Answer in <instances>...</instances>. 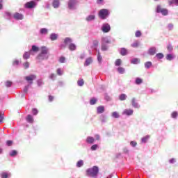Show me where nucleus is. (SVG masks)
I'll use <instances>...</instances> for the list:
<instances>
[{
    "instance_id": "f257e3e1",
    "label": "nucleus",
    "mask_w": 178,
    "mask_h": 178,
    "mask_svg": "<svg viewBox=\"0 0 178 178\" xmlns=\"http://www.w3.org/2000/svg\"><path fill=\"white\" fill-rule=\"evenodd\" d=\"M49 58V56L48 55V49L45 47H42L41 48V52L36 57V59L38 60H45Z\"/></svg>"
},
{
    "instance_id": "f03ea898",
    "label": "nucleus",
    "mask_w": 178,
    "mask_h": 178,
    "mask_svg": "<svg viewBox=\"0 0 178 178\" xmlns=\"http://www.w3.org/2000/svg\"><path fill=\"white\" fill-rule=\"evenodd\" d=\"M98 172H99L98 167L94 166L92 168H88V170H86V175L87 176H90V177H97Z\"/></svg>"
},
{
    "instance_id": "7ed1b4c3",
    "label": "nucleus",
    "mask_w": 178,
    "mask_h": 178,
    "mask_svg": "<svg viewBox=\"0 0 178 178\" xmlns=\"http://www.w3.org/2000/svg\"><path fill=\"white\" fill-rule=\"evenodd\" d=\"M99 16L101 17L103 20L106 19L108 16H109V10L108 9H102L99 12Z\"/></svg>"
},
{
    "instance_id": "20e7f679",
    "label": "nucleus",
    "mask_w": 178,
    "mask_h": 178,
    "mask_svg": "<svg viewBox=\"0 0 178 178\" xmlns=\"http://www.w3.org/2000/svg\"><path fill=\"white\" fill-rule=\"evenodd\" d=\"M156 12L157 13H161L163 16H168V9L166 8H162L160 5L157 6Z\"/></svg>"
},
{
    "instance_id": "39448f33",
    "label": "nucleus",
    "mask_w": 178,
    "mask_h": 178,
    "mask_svg": "<svg viewBox=\"0 0 178 178\" xmlns=\"http://www.w3.org/2000/svg\"><path fill=\"white\" fill-rule=\"evenodd\" d=\"M37 79V75L31 74L24 77V79L29 83V84H33V81Z\"/></svg>"
},
{
    "instance_id": "423d86ee",
    "label": "nucleus",
    "mask_w": 178,
    "mask_h": 178,
    "mask_svg": "<svg viewBox=\"0 0 178 178\" xmlns=\"http://www.w3.org/2000/svg\"><path fill=\"white\" fill-rule=\"evenodd\" d=\"M24 6L26 9H33V8H35V6H37V3L34 1H31L26 2Z\"/></svg>"
},
{
    "instance_id": "0eeeda50",
    "label": "nucleus",
    "mask_w": 178,
    "mask_h": 178,
    "mask_svg": "<svg viewBox=\"0 0 178 178\" xmlns=\"http://www.w3.org/2000/svg\"><path fill=\"white\" fill-rule=\"evenodd\" d=\"M103 33H109L111 31V26L108 24H103L102 27Z\"/></svg>"
},
{
    "instance_id": "6e6552de",
    "label": "nucleus",
    "mask_w": 178,
    "mask_h": 178,
    "mask_svg": "<svg viewBox=\"0 0 178 178\" xmlns=\"http://www.w3.org/2000/svg\"><path fill=\"white\" fill-rule=\"evenodd\" d=\"M13 17L14 19H15V20H22L23 19V15L19 13H15L13 15Z\"/></svg>"
},
{
    "instance_id": "1a4fd4ad",
    "label": "nucleus",
    "mask_w": 178,
    "mask_h": 178,
    "mask_svg": "<svg viewBox=\"0 0 178 178\" xmlns=\"http://www.w3.org/2000/svg\"><path fill=\"white\" fill-rule=\"evenodd\" d=\"M76 1L74 0H70L68 1V8L69 9H73L74 8V5H76Z\"/></svg>"
},
{
    "instance_id": "9d476101",
    "label": "nucleus",
    "mask_w": 178,
    "mask_h": 178,
    "mask_svg": "<svg viewBox=\"0 0 178 178\" xmlns=\"http://www.w3.org/2000/svg\"><path fill=\"white\" fill-rule=\"evenodd\" d=\"M134 111L132 109H125L122 114L123 115H127V116H131L133 115Z\"/></svg>"
},
{
    "instance_id": "9b49d317",
    "label": "nucleus",
    "mask_w": 178,
    "mask_h": 178,
    "mask_svg": "<svg viewBox=\"0 0 178 178\" xmlns=\"http://www.w3.org/2000/svg\"><path fill=\"white\" fill-rule=\"evenodd\" d=\"M105 112V107L104 106H99L97 108V113H104Z\"/></svg>"
},
{
    "instance_id": "f8f14e48",
    "label": "nucleus",
    "mask_w": 178,
    "mask_h": 178,
    "mask_svg": "<svg viewBox=\"0 0 178 178\" xmlns=\"http://www.w3.org/2000/svg\"><path fill=\"white\" fill-rule=\"evenodd\" d=\"M148 54L149 55L152 56L155 55V54H156V48L151 47L150 49H149Z\"/></svg>"
},
{
    "instance_id": "ddd939ff",
    "label": "nucleus",
    "mask_w": 178,
    "mask_h": 178,
    "mask_svg": "<svg viewBox=\"0 0 178 178\" xmlns=\"http://www.w3.org/2000/svg\"><path fill=\"white\" fill-rule=\"evenodd\" d=\"M111 39L108 38H102V44H111Z\"/></svg>"
},
{
    "instance_id": "4468645a",
    "label": "nucleus",
    "mask_w": 178,
    "mask_h": 178,
    "mask_svg": "<svg viewBox=\"0 0 178 178\" xmlns=\"http://www.w3.org/2000/svg\"><path fill=\"white\" fill-rule=\"evenodd\" d=\"M94 141H95V139L93 137L88 136L86 138V142L88 143V144H92Z\"/></svg>"
},
{
    "instance_id": "2eb2a0df",
    "label": "nucleus",
    "mask_w": 178,
    "mask_h": 178,
    "mask_svg": "<svg viewBox=\"0 0 178 178\" xmlns=\"http://www.w3.org/2000/svg\"><path fill=\"white\" fill-rule=\"evenodd\" d=\"M52 5H53V7L56 9L59 8V5H60L59 0H54Z\"/></svg>"
},
{
    "instance_id": "dca6fc26",
    "label": "nucleus",
    "mask_w": 178,
    "mask_h": 178,
    "mask_svg": "<svg viewBox=\"0 0 178 178\" xmlns=\"http://www.w3.org/2000/svg\"><path fill=\"white\" fill-rule=\"evenodd\" d=\"M50 40L51 41H55L56 40H58V34H56V33H51L50 35Z\"/></svg>"
},
{
    "instance_id": "f3484780",
    "label": "nucleus",
    "mask_w": 178,
    "mask_h": 178,
    "mask_svg": "<svg viewBox=\"0 0 178 178\" xmlns=\"http://www.w3.org/2000/svg\"><path fill=\"white\" fill-rule=\"evenodd\" d=\"M26 122L29 123H33L34 122V119L31 115H28L26 118Z\"/></svg>"
},
{
    "instance_id": "a211bd4d",
    "label": "nucleus",
    "mask_w": 178,
    "mask_h": 178,
    "mask_svg": "<svg viewBox=\"0 0 178 178\" xmlns=\"http://www.w3.org/2000/svg\"><path fill=\"white\" fill-rule=\"evenodd\" d=\"M91 63H92V58H88L85 61V66H90V65H91Z\"/></svg>"
},
{
    "instance_id": "6ab92c4d",
    "label": "nucleus",
    "mask_w": 178,
    "mask_h": 178,
    "mask_svg": "<svg viewBox=\"0 0 178 178\" xmlns=\"http://www.w3.org/2000/svg\"><path fill=\"white\" fill-rule=\"evenodd\" d=\"M131 102L134 108H140V105H138V103L136 102L135 98L132 99Z\"/></svg>"
},
{
    "instance_id": "aec40b11",
    "label": "nucleus",
    "mask_w": 178,
    "mask_h": 178,
    "mask_svg": "<svg viewBox=\"0 0 178 178\" xmlns=\"http://www.w3.org/2000/svg\"><path fill=\"white\" fill-rule=\"evenodd\" d=\"M40 51V48L35 45H33L31 49L29 51L30 52H38Z\"/></svg>"
},
{
    "instance_id": "412c9836",
    "label": "nucleus",
    "mask_w": 178,
    "mask_h": 178,
    "mask_svg": "<svg viewBox=\"0 0 178 178\" xmlns=\"http://www.w3.org/2000/svg\"><path fill=\"white\" fill-rule=\"evenodd\" d=\"M31 52L29 51H26L24 55H23V58L24 59H29L30 58V55H31Z\"/></svg>"
},
{
    "instance_id": "4be33fe9",
    "label": "nucleus",
    "mask_w": 178,
    "mask_h": 178,
    "mask_svg": "<svg viewBox=\"0 0 178 178\" xmlns=\"http://www.w3.org/2000/svg\"><path fill=\"white\" fill-rule=\"evenodd\" d=\"M127 98V95H126V94L123 93V94H121L120 96H119V99L120 101H126V99Z\"/></svg>"
},
{
    "instance_id": "5701e85b",
    "label": "nucleus",
    "mask_w": 178,
    "mask_h": 178,
    "mask_svg": "<svg viewBox=\"0 0 178 178\" xmlns=\"http://www.w3.org/2000/svg\"><path fill=\"white\" fill-rule=\"evenodd\" d=\"M111 116L113 118H115V119H119L120 115H119V113H118L117 111H114L112 113Z\"/></svg>"
},
{
    "instance_id": "b1692460",
    "label": "nucleus",
    "mask_w": 178,
    "mask_h": 178,
    "mask_svg": "<svg viewBox=\"0 0 178 178\" xmlns=\"http://www.w3.org/2000/svg\"><path fill=\"white\" fill-rule=\"evenodd\" d=\"M120 54L122 56H125V55H127V49H126V48H122L120 51Z\"/></svg>"
},
{
    "instance_id": "393cba45",
    "label": "nucleus",
    "mask_w": 178,
    "mask_h": 178,
    "mask_svg": "<svg viewBox=\"0 0 178 178\" xmlns=\"http://www.w3.org/2000/svg\"><path fill=\"white\" fill-rule=\"evenodd\" d=\"M131 63L134 65H138V63H140V59L138 58H134L131 60Z\"/></svg>"
},
{
    "instance_id": "a878e982",
    "label": "nucleus",
    "mask_w": 178,
    "mask_h": 178,
    "mask_svg": "<svg viewBox=\"0 0 178 178\" xmlns=\"http://www.w3.org/2000/svg\"><path fill=\"white\" fill-rule=\"evenodd\" d=\"M77 84L79 87H83V86H84V80L83 79H80L77 81Z\"/></svg>"
},
{
    "instance_id": "bb28decb",
    "label": "nucleus",
    "mask_w": 178,
    "mask_h": 178,
    "mask_svg": "<svg viewBox=\"0 0 178 178\" xmlns=\"http://www.w3.org/2000/svg\"><path fill=\"white\" fill-rule=\"evenodd\" d=\"M152 66V63L151 61H148L145 63V67H146V69H149V67H151Z\"/></svg>"
},
{
    "instance_id": "cd10ccee",
    "label": "nucleus",
    "mask_w": 178,
    "mask_h": 178,
    "mask_svg": "<svg viewBox=\"0 0 178 178\" xmlns=\"http://www.w3.org/2000/svg\"><path fill=\"white\" fill-rule=\"evenodd\" d=\"M9 176H10V175L8 174V172H3L1 173V178H8V177H9Z\"/></svg>"
},
{
    "instance_id": "c85d7f7f",
    "label": "nucleus",
    "mask_w": 178,
    "mask_h": 178,
    "mask_svg": "<svg viewBox=\"0 0 178 178\" xmlns=\"http://www.w3.org/2000/svg\"><path fill=\"white\" fill-rule=\"evenodd\" d=\"M69 49L70 51H75L76 50V44H73V43H71L70 45H69Z\"/></svg>"
},
{
    "instance_id": "c756f323",
    "label": "nucleus",
    "mask_w": 178,
    "mask_h": 178,
    "mask_svg": "<svg viewBox=\"0 0 178 178\" xmlns=\"http://www.w3.org/2000/svg\"><path fill=\"white\" fill-rule=\"evenodd\" d=\"M168 3L170 6L172 5V3H175L177 5V6H178V0H170L168 1Z\"/></svg>"
},
{
    "instance_id": "7c9ffc66",
    "label": "nucleus",
    "mask_w": 178,
    "mask_h": 178,
    "mask_svg": "<svg viewBox=\"0 0 178 178\" xmlns=\"http://www.w3.org/2000/svg\"><path fill=\"white\" fill-rule=\"evenodd\" d=\"M56 74H58V76H62V74H63V70H62L61 68H58L56 70Z\"/></svg>"
},
{
    "instance_id": "2f4dec72",
    "label": "nucleus",
    "mask_w": 178,
    "mask_h": 178,
    "mask_svg": "<svg viewBox=\"0 0 178 178\" xmlns=\"http://www.w3.org/2000/svg\"><path fill=\"white\" fill-rule=\"evenodd\" d=\"M94 19H95V15H89L86 17L87 22H91V20H94Z\"/></svg>"
},
{
    "instance_id": "473e14b6",
    "label": "nucleus",
    "mask_w": 178,
    "mask_h": 178,
    "mask_svg": "<svg viewBox=\"0 0 178 178\" xmlns=\"http://www.w3.org/2000/svg\"><path fill=\"white\" fill-rule=\"evenodd\" d=\"M118 73H120V74H123L124 73V68H123L122 67H119L118 68Z\"/></svg>"
},
{
    "instance_id": "72a5a7b5",
    "label": "nucleus",
    "mask_w": 178,
    "mask_h": 178,
    "mask_svg": "<svg viewBox=\"0 0 178 178\" xmlns=\"http://www.w3.org/2000/svg\"><path fill=\"white\" fill-rule=\"evenodd\" d=\"M148 140H149V136H146L143 138H142L141 140H142V143H147V141H148Z\"/></svg>"
},
{
    "instance_id": "f704fd0d",
    "label": "nucleus",
    "mask_w": 178,
    "mask_h": 178,
    "mask_svg": "<svg viewBox=\"0 0 178 178\" xmlns=\"http://www.w3.org/2000/svg\"><path fill=\"white\" fill-rule=\"evenodd\" d=\"M90 105H95L97 104V99L95 97H92L90 101Z\"/></svg>"
},
{
    "instance_id": "c9c22d12",
    "label": "nucleus",
    "mask_w": 178,
    "mask_h": 178,
    "mask_svg": "<svg viewBox=\"0 0 178 178\" xmlns=\"http://www.w3.org/2000/svg\"><path fill=\"white\" fill-rule=\"evenodd\" d=\"M72 42V39L70 38H66L64 40V43L67 44H70Z\"/></svg>"
},
{
    "instance_id": "e433bc0d",
    "label": "nucleus",
    "mask_w": 178,
    "mask_h": 178,
    "mask_svg": "<svg viewBox=\"0 0 178 178\" xmlns=\"http://www.w3.org/2000/svg\"><path fill=\"white\" fill-rule=\"evenodd\" d=\"M40 33L48 34V29L45 28H42V29H40Z\"/></svg>"
},
{
    "instance_id": "4c0bfd02",
    "label": "nucleus",
    "mask_w": 178,
    "mask_h": 178,
    "mask_svg": "<svg viewBox=\"0 0 178 178\" xmlns=\"http://www.w3.org/2000/svg\"><path fill=\"white\" fill-rule=\"evenodd\" d=\"M83 165H84L83 160H80L77 162L76 163V166L77 168H81V166H83Z\"/></svg>"
},
{
    "instance_id": "58836bf2",
    "label": "nucleus",
    "mask_w": 178,
    "mask_h": 178,
    "mask_svg": "<svg viewBox=\"0 0 178 178\" xmlns=\"http://www.w3.org/2000/svg\"><path fill=\"white\" fill-rule=\"evenodd\" d=\"M177 115H178L177 111H174L171 114V118H172V119H176L177 118Z\"/></svg>"
},
{
    "instance_id": "ea45409f",
    "label": "nucleus",
    "mask_w": 178,
    "mask_h": 178,
    "mask_svg": "<svg viewBox=\"0 0 178 178\" xmlns=\"http://www.w3.org/2000/svg\"><path fill=\"white\" fill-rule=\"evenodd\" d=\"M163 54L162 53H158L157 54H156V57L157 58V59H162L163 58Z\"/></svg>"
},
{
    "instance_id": "a19ab883",
    "label": "nucleus",
    "mask_w": 178,
    "mask_h": 178,
    "mask_svg": "<svg viewBox=\"0 0 178 178\" xmlns=\"http://www.w3.org/2000/svg\"><path fill=\"white\" fill-rule=\"evenodd\" d=\"M115 66H120L122 65V60L121 59H117L115 62Z\"/></svg>"
},
{
    "instance_id": "79ce46f5",
    "label": "nucleus",
    "mask_w": 178,
    "mask_h": 178,
    "mask_svg": "<svg viewBox=\"0 0 178 178\" xmlns=\"http://www.w3.org/2000/svg\"><path fill=\"white\" fill-rule=\"evenodd\" d=\"M165 59H167V60H172L173 59V56L172 54H167Z\"/></svg>"
},
{
    "instance_id": "37998d69",
    "label": "nucleus",
    "mask_w": 178,
    "mask_h": 178,
    "mask_svg": "<svg viewBox=\"0 0 178 178\" xmlns=\"http://www.w3.org/2000/svg\"><path fill=\"white\" fill-rule=\"evenodd\" d=\"M143 83V79L140 78H136V84L140 85Z\"/></svg>"
},
{
    "instance_id": "c03bdc74",
    "label": "nucleus",
    "mask_w": 178,
    "mask_h": 178,
    "mask_svg": "<svg viewBox=\"0 0 178 178\" xmlns=\"http://www.w3.org/2000/svg\"><path fill=\"white\" fill-rule=\"evenodd\" d=\"M99 44V42H98V40L93 41V47H94L95 49H97V47H98Z\"/></svg>"
},
{
    "instance_id": "a18cd8bd",
    "label": "nucleus",
    "mask_w": 178,
    "mask_h": 178,
    "mask_svg": "<svg viewBox=\"0 0 178 178\" xmlns=\"http://www.w3.org/2000/svg\"><path fill=\"white\" fill-rule=\"evenodd\" d=\"M17 155V151L13 150L12 152L10 153V156H16Z\"/></svg>"
},
{
    "instance_id": "49530a36",
    "label": "nucleus",
    "mask_w": 178,
    "mask_h": 178,
    "mask_svg": "<svg viewBox=\"0 0 178 178\" xmlns=\"http://www.w3.org/2000/svg\"><path fill=\"white\" fill-rule=\"evenodd\" d=\"M138 45H140V43H138V41H136L131 44V47H133V48H137L138 47Z\"/></svg>"
},
{
    "instance_id": "de8ad7c7",
    "label": "nucleus",
    "mask_w": 178,
    "mask_h": 178,
    "mask_svg": "<svg viewBox=\"0 0 178 178\" xmlns=\"http://www.w3.org/2000/svg\"><path fill=\"white\" fill-rule=\"evenodd\" d=\"M167 49L169 52H172L173 51V46H172V44H168L167 46Z\"/></svg>"
},
{
    "instance_id": "09e8293b",
    "label": "nucleus",
    "mask_w": 178,
    "mask_h": 178,
    "mask_svg": "<svg viewBox=\"0 0 178 178\" xmlns=\"http://www.w3.org/2000/svg\"><path fill=\"white\" fill-rule=\"evenodd\" d=\"M49 79H51V80H55V79H56V75L55 74H54V73H52V74H51L50 75H49Z\"/></svg>"
},
{
    "instance_id": "8fccbe9b",
    "label": "nucleus",
    "mask_w": 178,
    "mask_h": 178,
    "mask_svg": "<svg viewBox=\"0 0 178 178\" xmlns=\"http://www.w3.org/2000/svg\"><path fill=\"white\" fill-rule=\"evenodd\" d=\"M12 84H13V83L10 81H7L5 83L6 87H12Z\"/></svg>"
},
{
    "instance_id": "3c124183",
    "label": "nucleus",
    "mask_w": 178,
    "mask_h": 178,
    "mask_svg": "<svg viewBox=\"0 0 178 178\" xmlns=\"http://www.w3.org/2000/svg\"><path fill=\"white\" fill-rule=\"evenodd\" d=\"M65 60H66V58L64 56H61L59 58L60 63H65Z\"/></svg>"
},
{
    "instance_id": "603ef678",
    "label": "nucleus",
    "mask_w": 178,
    "mask_h": 178,
    "mask_svg": "<svg viewBox=\"0 0 178 178\" xmlns=\"http://www.w3.org/2000/svg\"><path fill=\"white\" fill-rule=\"evenodd\" d=\"M102 51H108V46L104 44H102Z\"/></svg>"
},
{
    "instance_id": "864d4df0",
    "label": "nucleus",
    "mask_w": 178,
    "mask_h": 178,
    "mask_svg": "<svg viewBox=\"0 0 178 178\" xmlns=\"http://www.w3.org/2000/svg\"><path fill=\"white\" fill-rule=\"evenodd\" d=\"M98 148V145H93L91 146L90 149L92 151H96V149Z\"/></svg>"
},
{
    "instance_id": "5fc2aeb1",
    "label": "nucleus",
    "mask_w": 178,
    "mask_h": 178,
    "mask_svg": "<svg viewBox=\"0 0 178 178\" xmlns=\"http://www.w3.org/2000/svg\"><path fill=\"white\" fill-rule=\"evenodd\" d=\"M97 60L99 62H101V60H102V56H101V53H99V51H98L97 53Z\"/></svg>"
},
{
    "instance_id": "6e6d98bb",
    "label": "nucleus",
    "mask_w": 178,
    "mask_h": 178,
    "mask_svg": "<svg viewBox=\"0 0 178 178\" xmlns=\"http://www.w3.org/2000/svg\"><path fill=\"white\" fill-rule=\"evenodd\" d=\"M24 67L25 69H29L30 67V63L29 62H26L24 63Z\"/></svg>"
},
{
    "instance_id": "4d7b16f0",
    "label": "nucleus",
    "mask_w": 178,
    "mask_h": 178,
    "mask_svg": "<svg viewBox=\"0 0 178 178\" xmlns=\"http://www.w3.org/2000/svg\"><path fill=\"white\" fill-rule=\"evenodd\" d=\"M37 83H38V86H39V87L42 86V84H44V82L42 81V79L38 80Z\"/></svg>"
},
{
    "instance_id": "13d9d810",
    "label": "nucleus",
    "mask_w": 178,
    "mask_h": 178,
    "mask_svg": "<svg viewBox=\"0 0 178 178\" xmlns=\"http://www.w3.org/2000/svg\"><path fill=\"white\" fill-rule=\"evenodd\" d=\"M19 60H15L13 62V65L14 66H17V65H19Z\"/></svg>"
},
{
    "instance_id": "bf43d9fd",
    "label": "nucleus",
    "mask_w": 178,
    "mask_h": 178,
    "mask_svg": "<svg viewBox=\"0 0 178 178\" xmlns=\"http://www.w3.org/2000/svg\"><path fill=\"white\" fill-rule=\"evenodd\" d=\"M32 113L33 115H37L38 113V110H37V108H33Z\"/></svg>"
},
{
    "instance_id": "052dcab7",
    "label": "nucleus",
    "mask_w": 178,
    "mask_h": 178,
    "mask_svg": "<svg viewBox=\"0 0 178 178\" xmlns=\"http://www.w3.org/2000/svg\"><path fill=\"white\" fill-rule=\"evenodd\" d=\"M13 144V141L12 140H7L6 141V145L8 146V147H10V145H12Z\"/></svg>"
},
{
    "instance_id": "680f3d73",
    "label": "nucleus",
    "mask_w": 178,
    "mask_h": 178,
    "mask_svg": "<svg viewBox=\"0 0 178 178\" xmlns=\"http://www.w3.org/2000/svg\"><path fill=\"white\" fill-rule=\"evenodd\" d=\"M136 37L138 38L141 35V31H137L135 33Z\"/></svg>"
},
{
    "instance_id": "e2e57ef3",
    "label": "nucleus",
    "mask_w": 178,
    "mask_h": 178,
    "mask_svg": "<svg viewBox=\"0 0 178 178\" xmlns=\"http://www.w3.org/2000/svg\"><path fill=\"white\" fill-rule=\"evenodd\" d=\"M168 30H173V24H168Z\"/></svg>"
},
{
    "instance_id": "0e129e2a",
    "label": "nucleus",
    "mask_w": 178,
    "mask_h": 178,
    "mask_svg": "<svg viewBox=\"0 0 178 178\" xmlns=\"http://www.w3.org/2000/svg\"><path fill=\"white\" fill-rule=\"evenodd\" d=\"M130 144H131V145L132 147H136V145H137V142H136V141H131Z\"/></svg>"
},
{
    "instance_id": "69168bd1",
    "label": "nucleus",
    "mask_w": 178,
    "mask_h": 178,
    "mask_svg": "<svg viewBox=\"0 0 178 178\" xmlns=\"http://www.w3.org/2000/svg\"><path fill=\"white\" fill-rule=\"evenodd\" d=\"M49 101L52 102V101H54V96L49 95Z\"/></svg>"
},
{
    "instance_id": "338daca9",
    "label": "nucleus",
    "mask_w": 178,
    "mask_h": 178,
    "mask_svg": "<svg viewBox=\"0 0 178 178\" xmlns=\"http://www.w3.org/2000/svg\"><path fill=\"white\" fill-rule=\"evenodd\" d=\"M101 122H106V119L104 116H102V118H101Z\"/></svg>"
},
{
    "instance_id": "774afa93",
    "label": "nucleus",
    "mask_w": 178,
    "mask_h": 178,
    "mask_svg": "<svg viewBox=\"0 0 178 178\" xmlns=\"http://www.w3.org/2000/svg\"><path fill=\"white\" fill-rule=\"evenodd\" d=\"M3 122V117L2 115L0 116V123H2Z\"/></svg>"
}]
</instances>
